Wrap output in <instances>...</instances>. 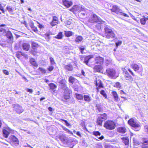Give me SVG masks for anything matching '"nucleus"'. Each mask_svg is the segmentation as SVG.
Here are the masks:
<instances>
[{
	"label": "nucleus",
	"mask_w": 148,
	"mask_h": 148,
	"mask_svg": "<svg viewBox=\"0 0 148 148\" xmlns=\"http://www.w3.org/2000/svg\"><path fill=\"white\" fill-rule=\"evenodd\" d=\"M88 21L91 23H97L99 24H105V22L95 14H93L88 19Z\"/></svg>",
	"instance_id": "nucleus-1"
},
{
	"label": "nucleus",
	"mask_w": 148,
	"mask_h": 148,
	"mask_svg": "<svg viewBox=\"0 0 148 148\" xmlns=\"http://www.w3.org/2000/svg\"><path fill=\"white\" fill-rule=\"evenodd\" d=\"M106 74L109 77L114 79L118 76L116 75L115 70L112 68H109L107 69L106 71Z\"/></svg>",
	"instance_id": "nucleus-2"
},
{
	"label": "nucleus",
	"mask_w": 148,
	"mask_h": 148,
	"mask_svg": "<svg viewBox=\"0 0 148 148\" xmlns=\"http://www.w3.org/2000/svg\"><path fill=\"white\" fill-rule=\"evenodd\" d=\"M104 126L107 129L114 130L116 127L115 123L112 121H107L105 123Z\"/></svg>",
	"instance_id": "nucleus-3"
},
{
	"label": "nucleus",
	"mask_w": 148,
	"mask_h": 148,
	"mask_svg": "<svg viewBox=\"0 0 148 148\" xmlns=\"http://www.w3.org/2000/svg\"><path fill=\"white\" fill-rule=\"evenodd\" d=\"M111 10L112 12H114L117 14L122 15L127 17L129 16L128 15L123 12L122 10L116 5H113Z\"/></svg>",
	"instance_id": "nucleus-4"
},
{
	"label": "nucleus",
	"mask_w": 148,
	"mask_h": 148,
	"mask_svg": "<svg viewBox=\"0 0 148 148\" xmlns=\"http://www.w3.org/2000/svg\"><path fill=\"white\" fill-rule=\"evenodd\" d=\"M128 124L131 126L136 128L141 126L140 123L136 119L133 118L130 119L128 121Z\"/></svg>",
	"instance_id": "nucleus-5"
},
{
	"label": "nucleus",
	"mask_w": 148,
	"mask_h": 148,
	"mask_svg": "<svg viewBox=\"0 0 148 148\" xmlns=\"http://www.w3.org/2000/svg\"><path fill=\"white\" fill-rule=\"evenodd\" d=\"M58 137L62 142L64 144L68 145L72 142L71 138H68L64 134H60L58 136Z\"/></svg>",
	"instance_id": "nucleus-6"
},
{
	"label": "nucleus",
	"mask_w": 148,
	"mask_h": 148,
	"mask_svg": "<svg viewBox=\"0 0 148 148\" xmlns=\"http://www.w3.org/2000/svg\"><path fill=\"white\" fill-rule=\"evenodd\" d=\"M93 57L92 55H89L85 57L84 59V62L88 65H90L89 63L94 64L95 59Z\"/></svg>",
	"instance_id": "nucleus-7"
},
{
	"label": "nucleus",
	"mask_w": 148,
	"mask_h": 148,
	"mask_svg": "<svg viewBox=\"0 0 148 148\" xmlns=\"http://www.w3.org/2000/svg\"><path fill=\"white\" fill-rule=\"evenodd\" d=\"M107 115L106 113L101 114L99 116L97 120V123L100 125H101L102 122L107 119Z\"/></svg>",
	"instance_id": "nucleus-8"
},
{
	"label": "nucleus",
	"mask_w": 148,
	"mask_h": 148,
	"mask_svg": "<svg viewBox=\"0 0 148 148\" xmlns=\"http://www.w3.org/2000/svg\"><path fill=\"white\" fill-rule=\"evenodd\" d=\"M70 11L73 12H80L82 11H85L84 6H80L78 5H74L72 8L69 10Z\"/></svg>",
	"instance_id": "nucleus-9"
},
{
	"label": "nucleus",
	"mask_w": 148,
	"mask_h": 148,
	"mask_svg": "<svg viewBox=\"0 0 148 148\" xmlns=\"http://www.w3.org/2000/svg\"><path fill=\"white\" fill-rule=\"evenodd\" d=\"M71 91L68 88H66L64 92V98L65 99H69L70 97V95Z\"/></svg>",
	"instance_id": "nucleus-10"
},
{
	"label": "nucleus",
	"mask_w": 148,
	"mask_h": 148,
	"mask_svg": "<svg viewBox=\"0 0 148 148\" xmlns=\"http://www.w3.org/2000/svg\"><path fill=\"white\" fill-rule=\"evenodd\" d=\"M14 109L17 113L20 114L23 111V109L21 106L18 105H15L14 106Z\"/></svg>",
	"instance_id": "nucleus-11"
},
{
	"label": "nucleus",
	"mask_w": 148,
	"mask_h": 148,
	"mask_svg": "<svg viewBox=\"0 0 148 148\" xmlns=\"http://www.w3.org/2000/svg\"><path fill=\"white\" fill-rule=\"evenodd\" d=\"M6 35L7 37L10 39V40L9 41V42H10L11 43H12L13 42V36L12 35L10 31H8L7 32H6Z\"/></svg>",
	"instance_id": "nucleus-12"
},
{
	"label": "nucleus",
	"mask_w": 148,
	"mask_h": 148,
	"mask_svg": "<svg viewBox=\"0 0 148 148\" xmlns=\"http://www.w3.org/2000/svg\"><path fill=\"white\" fill-rule=\"evenodd\" d=\"M103 58L100 56H97L95 58V62L94 64H101L103 63Z\"/></svg>",
	"instance_id": "nucleus-13"
},
{
	"label": "nucleus",
	"mask_w": 148,
	"mask_h": 148,
	"mask_svg": "<svg viewBox=\"0 0 148 148\" xmlns=\"http://www.w3.org/2000/svg\"><path fill=\"white\" fill-rule=\"evenodd\" d=\"M104 30L105 35H107V34L114 32L112 29L109 26L107 25L104 28Z\"/></svg>",
	"instance_id": "nucleus-14"
},
{
	"label": "nucleus",
	"mask_w": 148,
	"mask_h": 148,
	"mask_svg": "<svg viewBox=\"0 0 148 148\" xmlns=\"http://www.w3.org/2000/svg\"><path fill=\"white\" fill-rule=\"evenodd\" d=\"M63 2L64 6L67 8L70 7L72 4V2L68 0H63Z\"/></svg>",
	"instance_id": "nucleus-15"
},
{
	"label": "nucleus",
	"mask_w": 148,
	"mask_h": 148,
	"mask_svg": "<svg viewBox=\"0 0 148 148\" xmlns=\"http://www.w3.org/2000/svg\"><path fill=\"white\" fill-rule=\"evenodd\" d=\"M22 47L23 50L26 51H28L29 49L30 45L28 43H24L22 44Z\"/></svg>",
	"instance_id": "nucleus-16"
},
{
	"label": "nucleus",
	"mask_w": 148,
	"mask_h": 148,
	"mask_svg": "<svg viewBox=\"0 0 148 148\" xmlns=\"http://www.w3.org/2000/svg\"><path fill=\"white\" fill-rule=\"evenodd\" d=\"M131 66L135 71H138L139 69V65L135 63H132L131 64Z\"/></svg>",
	"instance_id": "nucleus-17"
},
{
	"label": "nucleus",
	"mask_w": 148,
	"mask_h": 148,
	"mask_svg": "<svg viewBox=\"0 0 148 148\" xmlns=\"http://www.w3.org/2000/svg\"><path fill=\"white\" fill-rule=\"evenodd\" d=\"M10 139L12 141L18 144L19 141L18 139L15 136L11 135L10 137Z\"/></svg>",
	"instance_id": "nucleus-18"
},
{
	"label": "nucleus",
	"mask_w": 148,
	"mask_h": 148,
	"mask_svg": "<svg viewBox=\"0 0 148 148\" xmlns=\"http://www.w3.org/2000/svg\"><path fill=\"white\" fill-rule=\"evenodd\" d=\"M94 70L96 72H100L102 69V67L100 65H96L94 67Z\"/></svg>",
	"instance_id": "nucleus-19"
},
{
	"label": "nucleus",
	"mask_w": 148,
	"mask_h": 148,
	"mask_svg": "<svg viewBox=\"0 0 148 148\" xmlns=\"http://www.w3.org/2000/svg\"><path fill=\"white\" fill-rule=\"evenodd\" d=\"M105 37L106 38H114L115 36V34L114 32L105 35Z\"/></svg>",
	"instance_id": "nucleus-20"
},
{
	"label": "nucleus",
	"mask_w": 148,
	"mask_h": 148,
	"mask_svg": "<svg viewBox=\"0 0 148 148\" xmlns=\"http://www.w3.org/2000/svg\"><path fill=\"white\" fill-rule=\"evenodd\" d=\"M112 94L114 98V101H117L119 99V97L117 92L115 91H113L112 92Z\"/></svg>",
	"instance_id": "nucleus-21"
},
{
	"label": "nucleus",
	"mask_w": 148,
	"mask_h": 148,
	"mask_svg": "<svg viewBox=\"0 0 148 148\" xmlns=\"http://www.w3.org/2000/svg\"><path fill=\"white\" fill-rule=\"evenodd\" d=\"M96 84L97 86L100 88H103V86L101 81L100 80L98 79L96 80Z\"/></svg>",
	"instance_id": "nucleus-22"
},
{
	"label": "nucleus",
	"mask_w": 148,
	"mask_h": 148,
	"mask_svg": "<svg viewBox=\"0 0 148 148\" xmlns=\"http://www.w3.org/2000/svg\"><path fill=\"white\" fill-rule=\"evenodd\" d=\"M83 39V37L81 36H78L75 39V42L79 43V42H81Z\"/></svg>",
	"instance_id": "nucleus-23"
},
{
	"label": "nucleus",
	"mask_w": 148,
	"mask_h": 148,
	"mask_svg": "<svg viewBox=\"0 0 148 148\" xmlns=\"http://www.w3.org/2000/svg\"><path fill=\"white\" fill-rule=\"evenodd\" d=\"M64 67L66 70L69 71H72L73 69V67L70 64H69L67 65H65L64 66Z\"/></svg>",
	"instance_id": "nucleus-24"
},
{
	"label": "nucleus",
	"mask_w": 148,
	"mask_h": 148,
	"mask_svg": "<svg viewBox=\"0 0 148 148\" xmlns=\"http://www.w3.org/2000/svg\"><path fill=\"white\" fill-rule=\"evenodd\" d=\"M122 139L125 145H127L129 144V140L128 137H124Z\"/></svg>",
	"instance_id": "nucleus-25"
},
{
	"label": "nucleus",
	"mask_w": 148,
	"mask_h": 148,
	"mask_svg": "<svg viewBox=\"0 0 148 148\" xmlns=\"http://www.w3.org/2000/svg\"><path fill=\"white\" fill-rule=\"evenodd\" d=\"M30 63L34 66H38V65L36 62L35 60L33 58H31L30 59Z\"/></svg>",
	"instance_id": "nucleus-26"
},
{
	"label": "nucleus",
	"mask_w": 148,
	"mask_h": 148,
	"mask_svg": "<svg viewBox=\"0 0 148 148\" xmlns=\"http://www.w3.org/2000/svg\"><path fill=\"white\" fill-rule=\"evenodd\" d=\"M63 36V35L62 34V32H60L58 33L57 36H54V38L58 39H62Z\"/></svg>",
	"instance_id": "nucleus-27"
},
{
	"label": "nucleus",
	"mask_w": 148,
	"mask_h": 148,
	"mask_svg": "<svg viewBox=\"0 0 148 148\" xmlns=\"http://www.w3.org/2000/svg\"><path fill=\"white\" fill-rule=\"evenodd\" d=\"M83 97L84 98V100L85 101L87 102L90 101L91 100V97L89 95H84Z\"/></svg>",
	"instance_id": "nucleus-28"
},
{
	"label": "nucleus",
	"mask_w": 148,
	"mask_h": 148,
	"mask_svg": "<svg viewBox=\"0 0 148 148\" xmlns=\"http://www.w3.org/2000/svg\"><path fill=\"white\" fill-rule=\"evenodd\" d=\"M10 130H3V133L4 136L7 138L10 133Z\"/></svg>",
	"instance_id": "nucleus-29"
},
{
	"label": "nucleus",
	"mask_w": 148,
	"mask_h": 148,
	"mask_svg": "<svg viewBox=\"0 0 148 148\" xmlns=\"http://www.w3.org/2000/svg\"><path fill=\"white\" fill-rule=\"evenodd\" d=\"M74 33L71 31H65L64 33L65 35L67 37H69L72 36Z\"/></svg>",
	"instance_id": "nucleus-30"
},
{
	"label": "nucleus",
	"mask_w": 148,
	"mask_h": 148,
	"mask_svg": "<svg viewBox=\"0 0 148 148\" xmlns=\"http://www.w3.org/2000/svg\"><path fill=\"white\" fill-rule=\"evenodd\" d=\"M6 32L5 29L1 28H0V36L4 35Z\"/></svg>",
	"instance_id": "nucleus-31"
},
{
	"label": "nucleus",
	"mask_w": 148,
	"mask_h": 148,
	"mask_svg": "<svg viewBox=\"0 0 148 148\" xmlns=\"http://www.w3.org/2000/svg\"><path fill=\"white\" fill-rule=\"evenodd\" d=\"M75 95L77 99L78 100H82L83 99V97L82 95L76 93L75 94Z\"/></svg>",
	"instance_id": "nucleus-32"
},
{
	"label": "nucleus",
	"mask_w": 148,
	"mask_h": 148,
	"mask_svg": "<svg viewBox=\"0 0 148 148\" xmlns=\"http://www.w3.org/2000/svg\"><path fill=\"white\" fill-rule=\"evenodd\" d=\"M79 48L80 49L81 52L82 53H85L86 52L84 51L85 49V48L84 46H80L79 47Z\"/></svg>",
	"instance_id": "nucleus-33"
},
{
	"label": "nucleus",
	"mask_w": 148,
	"mask_h": 148,
	"mask_svg": "<svg viewBox=\"0 0 148 148\" xmlns=\"http://www.w3.org/2000/svg\"><path fill=\"white\" fill-rule=\"evenodd\" d=\"M38 69L40 71L41 73L42 74L45 73L47 72V70L43 68L39 67Z\"/></svg>",
	"instance_id": "nucleus-34"
},
{
	"label": "nucleus",
	"mask_w": 148,
	"mask_h": 148,
	"mask_svg": "<svg viewBox=\"0 0 148 148\" xmlns=\"http://www.w3.org/2000/svg\"><path fill=\"white\" fill-rule=\"evenodd\" d=\"M76 80V79L73 77L71 76L69 78V81L70 83H73L75 80Z\"/></svg>",
	"instance_id": "nucleus-35"
},
{
	"label": "nucleus",
	"mask_w": 148,
	"mask_h": 148,
	"mask_svg": "<svg viewBox=\"0 0 148 148\" xmlns=\"http://www.w3.org/2000/svg\"><path fill=\"white\" fill-rule=\"evenodd\" d=\"M147 20V18H143L140 19V22L142 25H144L146 21Z\"/></svg>",
	"instance_id": "nucleus-36"
},
{
	"label": "nucleus",
	"mask_w": 148,
	"mask_h": 148,
	"mask_svg": "<svg viewBox=\"0 0 148 148\" xmlns=\"http://www.w3.org/2000/svg\"><path fill=\"white\" fill-rule=\"evenodd\" d=\"M114 87L117 88H120L121 87V85L119 82H116L114 85Z\"/></svg>",
	"instance_id": "nucleus-37"
},
{
	"label": "nucleus",
	"mask_w": 148,
	"mask_h": 148,
	"mask_svg": "<svg viewBox=\"0 0 148 148\" xmlns=\"http://www.w3.org/2000/svg\"><path fill=\"white\" fill-rule=\"evenodd\" d=\"M6 9L8 10L10 13H11L13 12V10L11 6H7L6 8Z\"/></svg>",
	"instance_id": "nucleus-38"
},
{
	"label": "nucleus",
	"mask_w": 148,
	"mask_h": 148,
	"mask_svg": "<svg viewBox=\"0 0 148 148\" xmlns=\"http://www.w3.org/2000/svg\"><path fill=\"white\" fill-rule=\"evenodd\" d=\"M100 94L103 95V96L106 98L107 97V96L106 94L105 93V92L104 90H102L100 91Z\"/></svg>",
	"instance_id": "nucleus-39"
},
{
	"label": "nucleus",
	"mask_w": 148,
	"mask_h": 148,
	"mask_svg": "<svg viewBox=\"0 0 148 148\" xmlns=\"http://www.w3.org/2000/svg\"><path fill=\"white\" fill-rule=\"evenodd\" d=\"M32 47L33 49H35L38 45V44L34 42H32Z\"/></svg>",
	"instance_id": "nucleus-40"
},
{
	"label": "nucleus",
	"mask_w": 148,
	"mask_h": 148,
	"mask_svg": "<svg viewBox=\"0 0 148 148\" xmlns=\"http://www.w3.org/2000/svg\"><path fill=\"white\" fill-rule=\"evenodd\" d=\"M51 89H54L56 87V85L53 83H51L49 85Z\"/></svg>",
	"instance_id": "nucleus-41"
},
{
	"label": "nucleus",
	"mask_w": 148,
	"mask_h": 148,
	"mask_svg": "<svg viewBox=\"0 0 148 148\" xmlns=\"http://www.w3.org/2000/svg\"><path fill=\"white\" fill-rule=\"evenodd\" d=\"M50 60L51 64V65H53L54 64H55V63L54 62V60L53 58L52 57H50Z\"/></svg>",
	"instance_id": "nucleus-42"
},
{
	"label": "nucleus",
	"mask_w": 148,
	"mask_h": 148,
	"mask_svg": "<svg viewBox=\"0 0 148 148\" xmlns=\"http://www.w3.org/2000/svg\"><path fill=\"white\" fill-rule=\"evenodd\" d=\"M125 79L126 80H127L131 82L133 81V78L131 76L125 77Z\"/></svg>",
	"instance_id": "nucleus-43"
},
{
	"label": "nucleus",
	"mask_w": 148,
	"mask_h": 148,
	"mask_svg": "<svg viewBox=\"0 0 148 148\" xmlns=\"http://www.w3.org/2000/svg\"><path fill=\"white\" fill-rule=\"evenodd\" d=\"M93 134L95 136H100V133L98 131H94L93 132Z\"/></svg>",
	"instance_id": "nucleus-44"
},
{
	"label": "nucleus",
	"mask_w": 148,
	"mask_h": 148,
	"mask_svg": "<svg viewBox=\"0 0 148 148\" xmlns=\"http://www.w3.org/2000/svg\"><path fill=\"white\" fill-rule=\"evenodd\" d=\"M54 67L53 66L51 65L49 66L47 69V70H48L49 71L51 72L52 71Z\"/></svg>",
	"instance_id": "nucleus-45"
},
{
	"label": "nucleus",
	"mask_w": 148,
	"mask_h": 148,
	"mask_svg": "<svg viewBox=\"0 0 148 148\" xmlns=\"http://www.w3.org/2000/svg\"><path fill=\"white\" fill-rule=\"evenodd\" d=\"M52 21L55 22H56L57 23H58V18L56 16H53Z\"/></svg>",
	"instance_id": "nucleus-46"
},
{
	"label": "nucleus",
	"mask_w": 148,
	"mask_h": 148,
	"mask_svg": "<svg viewBox=\"0 0 148 148\" xmlns=\"http://www.w3.org/2000/svg\"><path fill=\"white\" fill-rule=\"evenodd\" d=\"M122 42L121 40H118L117 42L116 43V47H118L121 44Z\"/></svg>",
	"instance_id": "nucleus-47"
},
{
	"label": "nucleus",
	"mask_w": 148,
	"mask_h": 148,
	"mask_svg": "<svg viewBox=\"0 0 148 148\" xmlns=\"http://www.w3.org/2000/svg\"><path fill=\"white\" fill-rule=\"evenodd\" d=\"M58 24V23H57V22H55L54 21H52L50 23V25L52 26H54L55 25H57Z\"/></svg>",
	"instance_id": "nucleus-48"
},
{
	"label": "nucleus",
	"mask_w": 148,
	"mask_h": 148,
	"mask_svg": "<svg viewBox=\"0 0 148 148\" xmlns=\"http://www.w3.org/2000/svg\"><path fill=\"white\" fill-rule=\"evenodd\" d=\"M124 72L125 73V77H127V76L128 77L131 76L129 74L128 72L127 71H124Z\"/></svg>",
	"instance_id": "nucleus-49"
},
{
	"label": "nucleus",
	"mask_w": 148,
	"mask_h": 148,
	"mask_svg": "<svg viewBox=\"0 0 148 148\" xmlns=\"http://www.w3.org/2000/svg\"><path fill=\"white\" fill-rule=\"evenodd\" d=\"M73 88L75 91H78L79 89V87L77 85L74 86L73 87Z\"/></svg>",
	"instance_id": "nucleus-50"
},
{
	"label": "nucleus",
	"mask_w": 148,
	"mask_h": 148,
	"mask_svg": "<svg viewBox=\"0 0 148 148\" xmlns=\"http://www.w3.org/2000/svg\"><path fill=\"white\" fill-rule=\"evenodd\" d=\"M102 145L100 143H99L96 145V148H102Z\"/></svg>",
	"instance_id": "nucleus-51"
},
{
	"label": "nucleus",
	"mask_w": 148,
	"mask_h": 148,
	"mask_svg": "<svg viewBox=\"0 0 148 148\" xmlns=\"http://www.w3.org/2000/svg\"><path fill=\"white\" fill-rule=\"evenodd\" d=\"M3 73L6 75H8L9 74V73L8 71L5 70H3Z\"/></svg>",
	"instance_id": "nucleus-52"
},
{
	"label": "nucleus",
	"mask_w": 148,
	"mask_h": 148,
	"mask_svg": "<svg viewBox=\"0 0 148 148\" xmlns=\"http://www.w3.org/2000/svg\"><path fill=\"white\" fill-rule=\"evenodd\" d=\"M144 143L146 144V145H148L143 148H148V140H145L144 141Z\"/></svg>",
	"instance_id": "nucleus-53"
},
{
	"label": "nucleus",
	"mask_w": 148,
	"mask_h": 148,
	"mask_svg": "<svg viewBox=\"0 0 148 148\" xmlns=\"http://www.w3.org/2000/svg\"><path fill=\"white\" fill-rule=\"evenodd\" d=\"M118 132L121 133H125V130H118Z\"/></svg>",
	"instance_id": "nucleus-54"
},
{
	"label": "nucleus",
	"mask_w": 148,
	"mask_h": 148,
	"mask_svg": "<svg viewBox=\"0 0 148 148\" xmlns=\"http://www.w3.org/2000/svg\"><path fill=\"white\" fill-rule=\"evenodd\" d=\"M66 125L68 126H70V125L69 123H68V122L66 120H64V121Z\"/></svg>",
	"instance_id": "nucleus-55"
},
{
	"label": "nucleus",
	"mask_w": 148,
	"mask_h": 148,
	"mask_svg": "<svg viewBox=\"0 0 148 148\" xmlns=\"http://www.w3.org/2000/svg\"><path fill=\"white\" fill-rule=\"evenodd\" d=\"M120 94L121 95H122L123 94H124L125 95H126V93L123 90H121L120 91Z\"/></svg>",
	"instance_id": "nucleus-56"
},
{
	"label": "nucleus",
	"mask_w": 148,
	"mask_h": 148,
	"mask_svg": "<svg viewBox=\"0 0 148 148\" xmlns=\"http://www.w3.org/2000/svg\"><path fill=\"white\" fill-rule=\"evenodd\" d=\"M106 148H114V147L111 145H108L106 146Z\"/></svg>",
	"instance_id": "nucleus-57"
},
{
	"label": "nucleus",
	"mask_w": 148,
	"mask_h": 148,
	"mask_svg": "<svg viewBox=\"0 0 148 148\" xmlns=\"http://www.w3.org/2000/svg\"><path fill=\"white\" fill-rule=\"evenodd\" d=\"M27 92H29L31 93H32L33 91L32 89L29 88L27 89Z\"/></svg>",
	"instance_id": "nucleus-58"
},
{
	"label": "nucleus",
	"mask_w": 148,
	"mask_h": 148,
	"mask_svg": "<svg viewBox=\"0 0 148 148\" xmlns=\"http://www.w3.org/2000/svg\"><path fill=\"white\" fill-rule=\"evenodd\" d=\"M30 27L32 29H34L35 27L33 23H32L30 25Z\"/></svg>",
	"instance_id": "nucleus-59"
},
{
	"label": "nucleus",
	"mask_w": 148,
	"mask_h": 148,
	"mask_svg": "<svg viewBox=\"0 0 148 148\" xmlns=\"http://www.w3.org/2000/svg\"><path fill=\"white\" fill-rule=\"evenodd\" d=\"M71 22L70 21H66V24L67 25H70L71 24Z\"/></svg>",
	"instance_id": "nucleus-60"
},
{
	"label": "nucleus",
	"mask_w": 148,
	"mask_h": 148,
	"mask_svg": "<svg viewBox=\"0 0 148 148\" xmlns=\"http://www.w3.org/2000/svg\"><path fill=\"white\" fill-rule=\"evenodd\" d=\"M18 58H20V57H21V56H22L21 54H20V52L18 53V54H16Z\"/></svg>",
	"instance_id": "nucleus-61"
},
{
	"label": "nucleus",
	"mask_w": 148,
	"mask_h": 148,
	"mask_svg": "<svg viewBox=\"0 0 148 148\" xmlns=\"http://www.w3.org/2000/svg\"><path fill=\"white\" fill-rule=\"evenodd\" d=\"M128 70L133 76H134V75L132 71L131 70H130V69H128Z\"/></svg>",
	"instance_id": "nucleus-62"
},
{
	"label": "nucleus",
	"mask_w": 148,
	"mask_h": 148,
	"mask_svg": "<svg viewBox=\"0 0 148 148\" xmlns=\"http://www.w3.org/2000/svg\"><path fill=\"white\" fill-rule=\"evenodd\" d=\"M23 78L25 81L27 82L28 81V80L25 77H23Z\"/></svg>",
	"instance_id": "nucleus-63"
},
{
	"label": "nucleus",
	"mask_w": 148,
	"mask_h": 148,
	"mask_svg": "<svg viewBox=\"0 0 148 148\" xmlns=\"http://www.w3.org/2000/svg\"><path fill=\"white\" fill-rule=\"evenodd\" d=\"M20 54H21L22 56H24L26 54L24 53H23L21 52H20Z\"/></svg>",
	"instance_id": "nucleus-64"
}]
</instances>
